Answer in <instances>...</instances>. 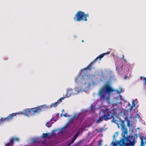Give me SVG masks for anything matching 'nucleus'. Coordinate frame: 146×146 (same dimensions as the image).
Returning <instances> with one entry per match:
<instances>
[{
	"label": "nucleus",
	"instance_id": "obj_1",
	"mask_svg": "<svg viewBox=\"0 0 146 146\" xmlns=\"http://www.w3.org/2000/svg\"><path fill=\"white\" fill-rule=\"evenodd\" d=\"M47 108H48V106L46 105H44L36 108L25 109L24 110L23 113H13L9 115L8 117H7L5 118H2L0 119V122H3L5 121H8L10 120L13 119V117L16 116L17 114H23V113H24L26 115L28 116L29 113L33 114V115L35 114L36 113H38L40 112L44 111L45 109Z\"/></svg>",
	"mask_w": 146,
	"mask_h": 146
},
{
	"label": "nucleus",
	"instance_id": "obj_2",
	"mask_svg": "<svg viewBox=\"0 0 146 146\" xmlns=\"http://www.w3.org/2000/svg\"><path fill=\"white\" fill-rule=\"evenodd\" d=\"M120 90L113 89L109 84H106L101 89L99 93V95L100 97L101 100L104 101L106 100L107 101H109L110 94V93L115 91L117 93L119 94L121 93L122 89L120 88Z\"/></svg>",
	"mask_w": 146,
	"mask_h": 146
},
{
	"label": "nucleus",
	"instance_id": "obj_3",
	"mask_svg": "<svg viewBox=\"0 0 146 146\" xmlns=\"http://www.w3.org/2000/svg\"><path fill=\"white\" fill-rule=\"evenodd\" d=\"M110 53V52L108 51L107 52L103 53L99 55L93 61L91 62L86 68L82 69L81 70L80 73V74L83 76H86L87 73L86 70L88 69L89 70H91L92 69V65L94 62L97 61L98 60H99V61H100L105 55L108 54Z\"/></svg>",
	"mask_w": 146,
	"mask_h": 146
},
{
	"label": "nucleus",
	"instance_id": "obj_4",
	"mask_svg": "<svg viewBox=\"0 0 146 146\" xmlns=\"http://www.w3.org/2000/svg\"><path fill=\"white\" fill-rule=\"evenodd\" d=\"M88 13L85 14L84 12L81 11H78L74 17L75 21L79 22L81 21H87V17H89Z\"/></svg>",
	"mask_w": 146,
	"mask_h": 146
},
{
	"label": "nucleus",
	"instance_id": "obj_5",
	"mask_svg": "<svg viewBox=\"0 0 146 146\" xmlns=\"http://www.w3.org/2000/svg\"><path fill=\"white\" fill-rule=\"evenodd\" d=\"M103 112L104 114V120L110 119L112 118H114V110H110L106 108L103 110Z\"/></svg>",
	"mask_w": 146,
	"mask_h": 146
},
{
	"label": "nucleus",
	"instance_id": "obj_6",
	"mask_svg": "<svg viewBox=\"0 0 146 146\" xmlns=\"http://www.w3.org/2000/svg\"><path fill=\"white\" fill-rule=\"evenodd\" d=\"M120 142H121V144L119 146H134V143L126 139H122Z\"/></svg>",
	"mask_w": 146,
	"mask_h": 146
},
{
	"label": "nucleus",
	"instance_id": "obj_7",
	"mask_svg": "<svg viewBox=\"0 0 146 146\" xmlns=\"http://www.w3.org/2000/svg\"><path fill=\"white\" fill-rule=\"evenodd\" d=\"M64 98L65 97L61 98L56 102L51 104L50 106L51 108L56 107L59 104V102H61L62 100H64Z\"/></svg>",
	"mask_w": 146,
	"mask_h": 146
},
{
	"label": "nucleus",
	"instance_id": "obj_8",
	"mask_svg": "<svg viewBox=\"0 0 146 146\" xmlns=\"http://www.w3.org/2000/svg\"><path fill=\"white\" fill-rule=\"evenodd\" d=\"M20 139L18 137H13L11 138L10 141L12 143V144H14V142H18L19 141Z\"/></svg>",
	"mask_w": 146,
	"mask_h": 146
},
{
	"label": "nucleus",
	"instance_id": "obj_9",
	"mask_svg": "<svg viewBox=\"0 0 146 146\" xmlns=\"http://www.w3.org/2000/svg\"><path fill=\"white\" fill-rule=\"evenodd\" d=\"M121 130L122 131L124 135L127 133V129L125 125L122 124Z\"/></svg>",
	"mask_w": 146,
	"mask_h": 146
},
{
	"label": "nucleus",
	"instance_id": "obj_10",
	"mask_svg": "<svg viewBox=\"0 0 146 146\" xmlns=\"http://www.w3.org/2000/svg\"><path fill=\"white\" fill-rule=\"evenodd\" d=\"M72 90L71 89H68L67 91V93L66 94V97H64L65 98L66 97H69L72 93Z\"/></svg>",
	"mask_w": 146,
	"mask_h": 146
},
{
	"label": "nucleus",
	"instance_id": "obj_11",
	"mask_svg": "<svg viewBox=\"0 0 146 146\" xmlns=\"http://www.w3.org/2000/svg\"><path fill=\"white\" fill-rule=\"evenodd\" d=\"M79 135V134L76 133L73 139L71 140L70 142V143L68 145H70L72 143H73L74 141L76 140L78 135Z\"/></svg>",
	"mask_w": 146,
	"mask_h": 146
},
{
	"label": "nucleus",
	"instance_id": "obj_12",
	"mask_svg": "<svg viewBox=\"0 0 146 146\" xmlns=\"http://www.w3.org/2000/svg\"><path fill=\"white\" fill-rule=\"evenodd\" d=\"M146 144V137H144L143 139H141V146H144L145 144Z\"/></svg>",
	"mask_w": 146,
	"mask_h": 146
},
{
	"label": "nucleus",
	"instance_id": "obj_13",
	"mask_svg": "<svg viewBox=\"0 0 146 146\" xmlns=\"http://www.w3.org/2000/svg\"><path fill=\"white\" fill-rule=\"evenodd\" d=\"M50 133H43L42 134V137L43 138H49L50 137Z\"/></svg>",
	"mask_w": 146,
	"mask_h": 146
},
{
	"label": "nucleus",
	"instance_id": "obj_14",
	"mask_svg": "<svg viewBox=\"0 0 146 146\" xmlns=\"http://www.w3.org/2000/svg\"><path fill=\"white\" fill-rule=\"evenodd\" d=\"M103 120H104V115H103L102 117H99L98 120L97 121V123H99L100 122L102 121Z\"/></svg>",
	"mask_w": 146,
	"mask_h": 146
},
{
	"label": "nucleus",
	"instance_id": "obj_15",
	"mask_svg": "<svg viewBox=\"0 0 146 146\" xmlns=\"http://www.w3.org/2000/svg\"><path fill=\"white\" fill-rule=\"evenodd\" d=\"M75 117H73L71 118L69 120V122L70 123H73L74 121V119Z\"/></svg>",
	"mask_w": 146,
	"mask_h": 146
},
{
	"label": "nucleus",
	"instance_id": "obj_16",
	"mask_svg": "<svg viewBox=\"0 0 146 146\" xmlns=\"http://www.w3.org/2000/svg\"><path fill=\"white\" fill-rule=\"evenodd\" d=\"M52 125V124H51L50 122H47L46 124V126L48 127H50Z\"/></svg>",
	"mask_w": 146,
	"mask_h": 146
},
{
	"label": "nucleus",
	"instance_id": "obj_17",
	"mask_svg": "<svg viewBox=\"0 0 146 146\" xmlns=\"http://www.w3.org/2000/svg\"><path fill=\"white\" fill-rule=\"evenodd\" d=\"M13 145V144H12V143L10 141L9 143L5 144V146H12Z\"/></svg>",
	"mask_w": 146,
	"mask_h": 146
},
{
	"label": "nucleus",
	"instance_id": "obj_18",
	"mask_svg": "<svg viewBox=\"0 0 146 146\" xmlns=\"http://www.w3.org/2000/svg\"><path fill=\"white\" fill-rule=\"evenodd\" d=\"M132 105L131 106V107H134L135 106V101L134 100H132Z\"/></svg>",
	"mask_w": 146,
	"mask_h": 146
},
{
	"label": "nucleus",
	"instance_id": "obj_19",
	"mask_svg": "<svg viewBox=\"0 0 146 146\" xmlns=\"http://www.w3.org/2000/svg\"><path fill=\"white\" fill-rule=\"evenodd\" d=\"M80 78L79 77H77V78H76L75 81L76 83H78V82H79V80Z\"/></svg>",
	"mask_w": 146,
	"mask_h": 146
},
{
	"label": "nucleus",
	"instance_id": "obj_20",
	"mask_svg": "<svg viewBox=\"0 0 146 146\" xmlns=\"http://www.w3.org/2000/svg\"><path fill=\"white\" fill-rule=\"evenodd\" d=\"M96 130L98 132H101L102 131L103 129L102 128H100L99 129H96Z\"/></svg>",
	"mask_w": 146,
	"mask_h": 146
},
{
	"label": "nucleus",
	"instance_id": "obj_21",
	"mask_svg": "<svg viewBox=\"0 0 146 146\" xmlns=\"http://www.w3.org/2000/svg\"><path fill=\"white\" fill-rule=\"evenodd\" d=\"M102 141V140H100L99 141L98 145L99 146H100L101 145Z\"/></svg>",
	"mask_w": 146,
	"mask_h": 146
},
{
	"label": "nucleus",
	"instance_id": "obj_22",
	"mask_svg": "<svg viewBox=\"0 0 146 146\" xmlns=\"http://www.w3.org/2000/svg\"><path fill=\"white\" fill-rule=\"evenodd\" d=\"M37 141V139H34L33 141V142L34 143L36 142Z\"/></svg>",
	"mask_w": 146,
	"mask_h": 146
},
{
	"label": "nucleus",
	"instance_id": "obj_23",
	"mask_svg": "<svg viewBox=\"0 0 146 146\" xmlns=\"http://www.w3.org/2000/svg\"><path fill=\"white\" fill-rule=\"evenodd\" d=\"M63 116L66 117H68V115L66 114V113L64 114L63 115Z\"/></svg>",
	"mask_w": 146,
	"mask_h": 146
},
{
	"label": "nucleus",
	"instance_id": "obj_24",
	"mask_svg": "<svg viewBox=\"0 0 146 146\" xmlns=\"http://www.w3.org/2000/svg\"><path fill=\"white\" fill-rule=\"evenodd\" d=\"M124 56L123 55H122V58L123 59V60L125 61L126 60V59L124 58Z\"/></svg>",
	"mask_w": 146,
	"mask_h": 146
},
{
	"label": "nucleus",
	"instance_id": "obj_25",
	"mask_svg": "<svg viewBox=\"0 0 146 146\" xmlns=\"http://www.w3.org/2000/svg\"><path fill=\"white\" fill-rule=\"evenodd\" d=\"M144 80H145V84H146V78H144Z\"/></svg>",
	"mask_w": 146,
	"mask_h": 146
},
{
	"label": "nucleus",
	"instance_id": "obj_26",
	"mask_svg": "<svg viewBox=\"0 0 146 146\" xmlns=\"http://www.w3.org/2000/svg\"><path fill=\"white\" fill-rule=\"evenodd\" d=\"M144 77H143V76H141L140 77V78L141 79V80H142L143 79H144Z\"/></svg>",
	"mask_w": 146,
	"mask_h": 146
},
{
	"label": "nucleus",
	"instance_id": "obj_27",
	"mask_svg": "<svg viewBox=\"0 0 146 146\" xmlns=\"http://www.w3.org/2000/svg\"><path fill=\"white\" fill-rule=\"evenodd\" d=\"M93 106H91V109H93Z\"/></svg>",
	"mask_w": 146,
	"mask_h": 146
},
{
	"label": "nucleus",
	"instance_id": "obj_28",
	"mask_svg": "<svg viewBox=\"0 0 146 146\" xmlns=\"http://www.w3.org/2000/svg\"><path fill=\"white\" fill-rule=\"evenodd\" d=\"M82 42H84V40H82Z\"/></svg>",
	"mask_w": 146,
	"mask_h": 146
},
{
	"label": "nucleus",
	"instance_id": "obj_29",
	"mask_svg": "<svg viewBox=\"0 0 146 146\" xmlns=\"http://www.w3.org/2000/svg\"><path fill=\"white\" fill-rule=\"evenodd\" d=\"M115 135H113V137H115Z\"/></svg>",
	"mask_w": 146,
	"mask_h": 146
},
{
	"label": "nucleus",
	"instance_id": "obj_30",
	"mask_svg": "<svg viewBox=\"0 0 146 146\" xmlns=\"http://www.w3.org/2000/svg\"><path fill=\"white\" fill-rule=\"evenodd\" d=\"M64 111V109H63L62 110V112H63V111Z\"/></svg>",
	"mask_w": 146,
	"mask_h": 146
},
{
	"label": "nucleus",
	"instance_id": "obj_31",
	"mask_svg": "<svg viewBox=\"0 0 146 146\" xmlns=\"http://www.w3.org/2000/svg\"><path fill=\"white\" fill-rule=\"evenodd\" d=\"M128 126L129 127V124H128Z\"/></svg>",
	"mask_w": 146,
	"mask_h": 146
},
{
	"label": "nucleus",
	"instance_id": "obj_32",
	"mask_svg": "<svg viewBox=\"0 0 146 146\" xmlns=\"http://www.w3.org/2000/svg\"><path fill=\"white\" fill-rule=\"evenodd\" d=\"M61 116H62V113L61 114Z\"/></svg>",
	"mask_w": 146,
	"mask_h": 146
}]
</instances>
